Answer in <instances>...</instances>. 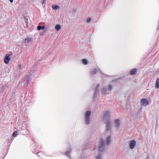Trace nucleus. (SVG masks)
<instances>
[{
  "mask_svg": "<svg viewBox=\"0 0 159 159\" xmlns=\"http://www.w3.org/2000/svg\"><path fill=\"white\" fill-rule=\"evenodd\" d=\"M95 159H102L101 156L100 154H98L96 156Z\"/></svg>",
  "mask_w": 159,
  "mask_h": 159,
  "instance_id": "412c9836",
  "label": "nucleus"
},
{
  "mask_svg": "<svg viewBox=\"0 0 159 159\" xmlns=\"http://www.w3.org/2000/svg\"><path fill=\"white\" fill-rule=\"evenodd\" d=\"M96 149V148H95L94 149V150H95V149Z\"/></svg>",
  "mask_w": 159,
  "mask_h": 159,
  "instance_id": "4c0bfd02",
  "label": "nucleus"
},
{
  "mask_svg": "<svg viewBox=\"0 0 159 159\" xmlns=\"http://www.w3.org/2000/svg\"><path fill=\"white\" fill-rule=\"evenodd\" d=\"M73 11L74 12H76V9L75 8H74L73 9Z\"/></svg>",
  "mask_w": 159,
  "mask_h": 159,
  "instance_id": "c756f323",
  "label": "nucleus"
},
{
  "mask_svg": "<svg viewBox=\"0 0 159 159\" xmlns=\"http://www.w3.org/2000/svg\"><path fill=\"white\" fill-rule=\"evenodd\" d=\"M136 144V142L135 140H132L129 143V148L130 149H133L134 148V147Z\"/></svg>",
  "mask_w": 159,
  "mask_h": 159,
  "instance_id": "6e6552de",
  "label": "nucleus"
},
{
  "mask_svg": "<svg viewBox=\"0 0 159 159\" xmlns=\"http://www.w3.org/2000/svg\"><path fill=\"white\" fill-rule=\"evenodd\" d=\"M90 114L91 112L89 111H87L84 113L85 124L87 125L89 123Z\"/></svg>",
  "mask_w": 159,
  "mask_h": 159,
  "instance_id": "f257e3e1",
  "label": "nucleus"
},
{
  "mask_svg": "<svg viewBox=\"0 0 159 159\" xmlns=\"http://www.w3.org/2000/svg\"><path fill=\"white\" fill-rule=\"evenodd\" d=\"M112 136L111 135H110L107 136L105 139V143L106 145H109L111 143V140Z\"/></svg>",
  "mask_w": 159,
  "mask_h": 159,
  "instance_id": "39448f33",
  "label": "nucleus"
},
{
  "mask_svg": "<svg viewBox=\"0 0 159 159\" xmlns=\"http://www.w3.org/2000/svg\"><path fill=\"white\" fill-rule=\"evenodd\" d=\"M41 28H42V26L40 25L38 26L37 27V30H41Z\"/></svg>",
  "mask_w": 159,
  "mask_h": 159,
  "instance_id": "cd10ccee",
  "label": "nucleus"
},
{
  "mask_svg": "<svg viewBox=\"0 0 159 159\" xmlns=\"http://www.w3.org/2000/svg\"><path fill=\"white\" fill-rule=\"evenodd\" d=\"M55 30L56 31H59L61 29V25H57L55 27Z\"/></svg>",
  "mask_w": 159,
  "mask_h": 159,
  "instance_id": "a211bd4d",
  "label": "nucleus"
},
{
  "mask_svg": "<svg viewBox=\"0 0 159 159\" xmlns=\"http://www.w3.org/2000/svg\"><path fill=\"white\" fill-rule=\"evenodd\" d=\"M99 89V85L98 84H97L95 88L94 93V96L93 98H94L95 97V96L96 95V94L98 91Z\"/></svg>",
  "mask_w": 159,
  "mask_h": 159,
  "instance_id": "f8f14e48",
  "label": "nucleus"
},
{
  "mask_svg": "<svg viewBox=\"0 0 159 159\" xmlns=\"http://www.w3.org/2000/svg\"><path fill=\"white\" fill-rule=\"evenodd\" d=\"M42 28H41V29L44 30L45 29V26H42Z\"/></svg>",
  "mask_w": 159,
  "mask_h": 159,
  "instance_id": "72a5a7b5",
  "label": "nucleus"
},
{
  "mask_svg": "<svg viewBox=\"0 0 159 159\" xmlns=\"http://www.w3.org/2000/svg\"><path fill=\"white\" fill-rule=\"evenodd\" d=\"M98 150L100 152H102L104 150L105 146L102 139L100 140L99 143L98 147Z\"/></svg>",
  "mask_w": 159,
  "mask_h": 159,
  "instance_id": "f03ea898",
  "label": "nucleus"
},
{
  "mask_svg": "<svg viewBox=\"0 0 159 159\" xmlns=\"http://www.w3.org/2000/svg\"><path fill=\"white\" fill-rule=\"evenodd\" d=\"M30 80V76L29 75H27L25 78L22 79L21 81L22 82L24 83L25 84L24 85V87L25 88L27 86Z\"/></svg>",
  "mask_w": 159,
  "mask_h": 159,
  "instance_id": "7ed1b4c3",
  "label": "nucleus"
},
{
  "mask_svg": "<svg viewBox=\"0 0 159 159\" xmlns=\"http://www.w3.org/2000/svg\"><path fill=\"white\" fill-rule=\"evenodd\" d=\"M107 88H104L102 90V93L103 95H106L107 93Z\"/></svg>",
  "mask_w": 159,
  "mask_h": 159,
  "instance_id": "dca6fc26",
  "label": "nucleus"
},
{
  "mask_svg": "<svg viewBox=\"0 0 159 159\" xmlns=\"http://www.w3.org/2000/svg\"><path fill=\"white\" fill-rule=\"evenodd\" d=\"M32 40V39L31 38L27 37L24 40V43H25V45H27L26 43L31 42Z\"/></svg>",
  "mask_w": 159,
  "mask_h": 159,
  "instance_id": "9d476101",
  "label": "nucleus"
},
{
  "mask_svg": "<svg viewBox=\"0 0 159 159\" xmlns=\"http://www.w3.org/2000/svg\"><path fill=\"white\" fill-rule=\"evenodd\" d=\"M157 30H159V20L158 24L157 25Z\"/></svg>",
  "mask_w": 159,
  "mask_h": 159,
  "instance_id": "7c9ffc66",
  "label": "nucleus"
},
{
  "mask_svg": "<svg viewBox=\"0 0 159 159\" xmlns=\"http://www.w3.org/2000/svg\"><path fill=\"white\" fill-rule=\"evenodd\" d=\"M25 129V127L23 126L21 128V130H24Z\"/></svg>",
  "mask_w": 159,
  "mask_h": 159,
  "instance_id": "c85d7f7f",
  "label": "nucleus"
},
{
  "mask_svg": "<svg viewBox=\"0 0 159 159\" xmlns=\"http://www.w3.org/2000/svg\"><path fill=\"white\" fill-rule=\"evenodd\" d=\"M11 55V54H7L6 55L4 59V61L5 64H8L9 61L11 59V58L10 57V55Z\"/></svg>",
  "mask_w": 159,
  "mask_h": 159,
  "instance_id": "423d86ee",
  "label": "nucleus"
},
{
  "mask_svg": "<svg viewBox=\"0 0 159 159\" xmlns=\"http://www.w3.org/2000/svg\"><path fill=\"white\" fill-rule=\"evenodd\" d=\"M82 148H83V150H85V149H87V148L86 147H84Z\"/></svg>",
  "mask_w": 159,
  "mask_h": 159,
  "instance_id": "473e14b6",
  "label": "nucleus"
},
{
  "mask_svg": "<svg viewBox=\"0 0 159 159\" xmlns=\"http://www.w3.org/2000/svg\"><path fill=\"white\" fill-rule=\"evenodd\" d=\"M71 151V148H69V150L68 151H67L66 153H65V155H66L67 156V157H70V152Z\"/></svg>",
  "mask_w": 159,
  "mask_h": 159,
  "instance_id": "2eb2a0df",
  "label": "nucleus"
},
{
  "mask_svg": "<svg viewBox=\"0 0 159 159\" xmlns=\"http://www.w3.org/2000/svg\"><path fill=\"white\" fill-rule=\"evenodd\" d=\"M9 0L10 1V2L11 3L12 2H13V0Z\"/></svg>",
  "mask_w": 159,
  "mask_h": 159,
  "instance_id": "c9c22d12",
  "label": "nucleus"
},
{
  "mask_svg": "<svg viewBox=\"0 0 159 159\" xmlns=\"http://www.w3.org/2000/svg\"><path fill=\"white\" fill-rule=\"evenodd\" d=\"M137 71V69L136 68H134L132 69L130 72V74L131 75H134L135 74Z\"/></svg>",
  "mask_w": 159,
  "mask_h": 159,
  "instance_id": "4468645a",
  "label": "nucleus"
},
{
  "mask_svg": "<svg viewBox=\"0 0 159 159\" xmlns=\"http://www.w3.org/2000/svg\"><path fill=\"white\" fill-rule=\"evenodd\" d=\"M114 124L116 127H119L120 125V120L118 119H116L115 120Z\"/></svg>",
  "mask_w": 159,
  "mask_h": 159,
  "instance_id": "9b49d317",
  "label": "nucleus"
},
{
  "mask_svg": "<svg viewBox=\"0 0 159 159\" xmlns=\"http://www.w3.org/2000/svg\"><path fill=\"white\" fill-rule=\"evenodd\" d=\"M155 87L157 89H159V78H157L156 82Z\"/></svg>",
  "mask_w": 159,
  "mask_h": 159,
  "instance_id": "f3484780",
  "label": "nucleus"
},
{
  "mask_svg": "<svg viewBox=\"0 0 159 159\" xmlns=\"http://www.w3.org/2000/svg\"><path fill=\"white\" fill-rule=\"evenodd\" d=\"M18 69H17L18 71H19L20 73H22L23 71V67L22 66L21 64L19 65L18 66Z\"/></svg>",
  "mask_w": 159,
  "mask_h": 159,
  "instance_id": "ddd939ff",
  "label": "nucleus"
},
{
  "mask_svg": "<svg viewBox=\"0 0 159 159\" xmlns=\"http://www.w3.org/2000/svg\"><path fill=\"white\" fill-rule=\"evenodd\" d=\"M91 19L90 18H88L86 20V22L87 23L91 21Z\"/></svg>",
  "mask_w": 159,
  "mask_h": 159,
  "instance_id": "a878e982",
  "label": "nucleus"
},
{
  "mask_svg": "<svg viewBox=\"0 0 159 159\" xmlns=\"http://www.w3.org/2000/svg\"><path fill=\"white\" fill-rule=\"evenodd\" d=\"M18 134V132L17 131H14L13 133V136L14 137H16Z\"/></svg>",
  "mask_w": 159,
  "mask_h": 159,
  "instance_id": "5701e85b",
  "label": "nucleus"
},
{
  "mask_svg": "<svg viewBox=\"0 0 159 159\" xmlns=\"http://www.w3.org/2000/svg\"><path fill=\"white\" fill-rule=\"evenodd\" d=\"M7 88V87L6 86H2V90H4L5 89H6Z\"/></svg>",
  "mask_w": 159,
  "mask_h": 159,
  "instance_id": "393cba45",
  "label": "nucleus"
},
{
  "mask_svg": "<svg viewBox=\"0 0 159 159\" xmlns=\"http://www.w3.org/2000/svg\"><path fill=\"white\" fill-rule=\"evenodd\" d=\"M141 103L142 106L145 107L147 106L149 104L148 101L145 99H143L141 101Z\"/></svg>",
  "mask_w": 159,
  "mask_h": 159,
  "instance_id": "0eeeda50",
  "label": "nucleus"
},
{
  "mask_svg": "<svg viewBox=\"0 0 159 159\" xmlns=\"http://www.w3.org/2000/svg\"><path fill=\"white\" fill-rule=\"evenodd\" d=\"M46 0H43V1L42 2V4H43V3H44V2H45Z\"/></svg>",
  "mask_w": 159,
  "mask_h": 159,
  "instance_id": "2f4dec72",
  "label": "nucleus"
},
{
  "mask_svg": "<svg viewBox=\"0 0 159 159\" xmlns=\"http://www.w3.org/2000/svg\"><path fill=\"white\" fill-rule=\"evenodd\" d=\"M97 71V69L96 68H95L94 69L93 73V74H95Z\"/></svg>",
  "mask_w": 159,
  "mask_h": 159,
  "instance_id": "bb28decb",
  "label": "nucleus"
},
{
  "mask_svg": "<svg viewBox=\"0 0 159 159\" xmlns=\"http://www.w3.org/2000/svg\"><path fill=\"white\" fill-rule=\"evenodd\" d=\"M146 159H149V158L148 157H147V158H146Z\"/></svg>",
  "mask_w": 159,
  "mask_h": 159,
  "instance_id": "e433bc0d",
  "label": "nucleus"
},
{
  "mask_svg": "<svg viewBox=\"0 0 159 159\" xmlns=\"http://www.w3.org/2000/svg\"><path fill=\"white\" fill-rule=\"evenodd\" d=\"M109 116V112L108 111H106L104 114L103 117V121L105 122L106 121L108 120Z\"/></svg>",
  "mask_w": 159,
  "mask_h": 159,
  "instance_id": "20e7f679",
  "label": "nucleus"
},
{
  "mask_svg": "<svg viewBox=\"0 0 159 159\" xmlns=\"http://www.w3.org/2000/svg\"><path fill=\"white\" fill-rule=\"evenodd\" d=\"M82 62L84 65H86L88 63L87 61L85 59H83L82 60Z\"/></svg>",
  "mask_w": 159,
  "mask_h": 159,
  "instance_id": "4be33fe9",
  "label": "nucleus"
},
{
  "mask_svg": "<svg viewBox=\"0 0 159 159\" xmlns=\"http://www.w3.org/2000/svg\"><path fill=\"white\" fill-rule=\"evenodd\" d=\"M112 89V86L111 84H110L108 86V90L109 91L111 90Z\"/></svg>",
  "mask_w": 159,
  "mask_h": 159,
  "instance_id": "b1692460",
  "label": "nucleus"
},
{
  "mask_svg": "<svg viewBox=\"0 0 159 159\" xmlns=\"http://www.w3.org/2000/svg\"><path fill=\"white\" fill-rule=\"evenodd\" d=\"M106 124V130L107 131L111 128L110 122L108 120L104 122Z\"/></svg>",
  "mask_w": 159,
  "mask_h": 159,
  "instance_id": "1a4fd4ad",
  "label": "nucleus"
},
{
  "mask_svg": "<svg viewBox=\"0 0 159 159\" xmlns=\"http://www.w3.org/2000/svg\"><path fill=\"white\" fill-rule=\"evenodd\" d=\"M52 9L54 10H56L59 8V7L57 5H53L52 6Z\"/></svg>",
  "mask_w": 159,
  "mask_h": 159,
  "instance_id": "6ab92c4d",
  "label": "nucleus"
},
{
  "mask_svg": "<svg viewBox=\"0 0 159 159\" xmlns=\"http://www.w3.org/2000/svg\"><path fill=\"white\" fill-rule=\"evenodd\" d=\"M98 71H99L100 72V74H102V72L100 70H99Z\"/></svg>",
  "mask_w": 159,
  "mask_h": 159,
  "instance_id": "f704fd0d",
  "label": "nucleus"
},
{
  "mask_svg": "<svg viewBox=\"0 0 159 159\" xmlns=\"http://www.w3.org/2000/svg\"><path fill=\"white\" fill-rule=\"evenodd\" d=\"M24 18L25 20V24H26V25L27 26H28V19L27 17H26L25 16H24Z\"/></svg>",
  "mask_w": 159,
  "mask_h": 159,
  "instance_id": "aec40b11",
  "label": "nucleus"
}]
</instances>
